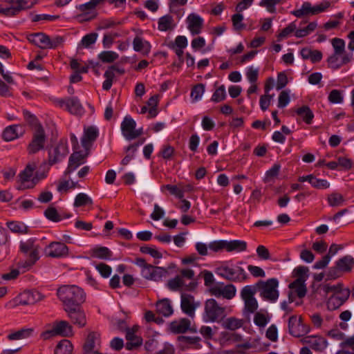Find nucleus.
<instances>
[{"instance_id":"nucleus-39","label":"nucleus","mask_w":354,"mask_h":354,"mask_svg":"<svg viewBox=\"0 0 354 354\" xmlns=\"http://www.w3.org/2000/svg\"><path fill=\"white\" fill-rule=\"evenodd\" d=\"M243 325V319L231 317L225 319L223 322V326L225 329L234 330L240 328Z\"/></svg>"},{"instance_id":"nucleus-44","label":"nucleus","mask_w":354,"mask_h":354,"mask_svg":"<svg viewBox=\"0 0 354 354\" xmlns=\"http://www.w3.org/2000/svg\"><path fill=\"white\" fill-rule=\"evenodd\" d=\"M270 320L269 315L267 312H257L254 316V324L260 328H263L266 326Z\"/></svg>"},{"instance_id":"nucleus-18","label":"nucleus","mask_w":354,"mask_h":354,"mask_svg":"<svg viewBox=\"0 0 354 354\" xmlns=\"http://www.w3.org/2000/svg\"><path fill=\"white\" fill-rule=\"evenodd\" d=\"M71 322L82 328L86 324V317L84 310L80 307L67 308L64 309Z\"/></svg>"},{"instance_id":"nucleus-31","label":"nucleus","mask_w":354,"mask_h":354,"mask_svg":"<svg viewBox=\"0 0 354 354\" xmlns=\"http://www.w3.org/2000/svg\"><path fill=\"white\" fill-rule=\"evenodd\" d=\"M28 40L39 48L46 49L48 36L42 32L35 33L28 37Z\"/></svg>"},{"instance_id":"nucleus-4","label":"nucleus","mask_w":354,"mask_h":354,"mask_svg":"<svg viewBox=\"0 0 354 354\" xmlns=\"http://www.w3.org/2000/svg\"><path fill=\"white\" fill-rule=\"evenodd\" d=\"M253 286L257 287V292H259L262 299L266 301L273 303L279 298V281L275 278L268 279L266 281H259Z\"/></svg>"},{"instance_id":"nucleus-49","label":"nucleus","mask_w":354,"mask_h":354,"mask_svg":"<svg viewBox=\"0 0 354 354\" xmlns=\"http://www.w3.org/2000/svg\"><path fill=\"white\" fill-rule=\"evenodd\" d=\"M8 228L15 233L26 234L27 233L28 228L23 223L19 222L11 221L7 223Z\"/></svg>"},{"instance_id":"nucleus-17","label":"nucleus","mask_w":354,"mask_h":354,"mask_svg":"<svg viewBox=\"0 0 354 354\" xmlns=\"http://www.w3.org/2000/svg\"><path fill=\"white\" fill-rule=\"evenodd\" d=\"M169 330L174 334L185 333L187 331L196 332L191 327V321L187 318H181L169 323Z\"/></svg>"},{"instance_id":"nucleus-6","label":"nucleus","mask_w":354,"mask_h":354,"mask_svg":"<svg viewBox=\"0 0 354 354\" xmlns=\"http://www.w3.org/2000/svg\"><path fill=\"white\" fill-rule=\"evenodd\" d=\"M257 292V287L245 286L241 290V297L244 301V314H252L259 307L257 300L254 297Z\"/></svg>"},{"instance_id":"nucleus-35","label":"nucleus","mask_w":354,"mask_h":354,"mask_svg":"<svg viewBox=\"0 0 354 354\" xmlns=\"http://www.w3.org/2000/svg\"><path fill=\"white\" fill-rule=\"evenodd\" d=\"M0 1L15 4L19 12L29 9L36 3V0H0Z\"/></svg>"},{"instance_id":"nucleus-63","label":"nucleus","mask_w":354,"mask_h":354,"mask_svg":"<svg viewBox=\"0 0 354 354\" xmlns=\"http://www.w3.org/2000/svg\"><path fill=\"white\" fill-rule=\"evenodd\" d=\"M310 184L317 189H326L329 187V183L326 180L318 179L316 177H310Z\"/></svg>"},{"instance_id":"nucleus-2","label":"nucleus","mask_w":354,"mask_h":354,"mask_svg":"<svg viewBox=\"0 0 354 354\" xmlns=\"http://www.w3.org/2000/svg\"><path fill=\"white\" fill-rule=\"evenodd\" d=\"M24 116L26 120L34 126L32 139L27 147L29 154H35L43 149L46 143V134L41 124L37 122V119L29 112L24 111Z\"/></svg>"},{"instance_id":"nucleus-34","label":"nucleus","mask_w":354,"mask_h":354,"mask_svg":"<svg viewBox=\"0 0 354 354\" xmlns=\"http://www.w3.org/2000/svg\"><path fill=\"white\" fill-rule=\"evenodd\" d=\"M301 322V317L297 319L296 315H292L288 319V330L290 335L294 337H300L301 334L299 331V326Z\"/></svg>"},{"instance_id":"nucleus-59","label":"nucleus","mask_w":354,"mask_h":354,"mask_svg":"<svg viewBox=\"0 0 354 354\" xmlns=\"http://www.w3.org/2000/svg\"><path fill=\"white\" fill-rule=\"evenodd\" d=\"M328 100L333 104H339L343 101L342 91L334 89L330 91L328 95Z\"/></svg>"},{"instance_id":"nucleus-27","label":"nucleus","mask_w":354,"mask_h":354,"mask_svg":"<svg viewBox=\"0 0 354 354\" xmlns=\"http://www.w3.org/2000/svg\"><path fill=\"white\" fill-rule=\"evenodd\" d=\"M339 55V54L333 53L328 58L327 62L330 68L335 70L338 69L342 66L349 63L352 59V55L344 54L342 57L341 62H339L338 59Z\"/></svg>"},{"instance_id":"nucleus-41","label":"nucleus","mask_w":354,"mask_h":354,"mask_svg":"<svg viewBox=\"0 0 354 354\" xmlns=\"http://www.w3.org/2000/svg\"><path fill=\"white\" fill-rule=\"evenodd\" d=\"M304 282L305 279L300 278L297 279L289 285V288L291 289H295L297 295L300 298L304 297L306 292V288L305 287Z\"/></svg>"},{"instance_id":"nucleus-46","label":"nucleus","mask_w":354,"mask_h":354,"mask_svg":"<svg viewBox=\"0 0 354 354\" xmlns=\"http://www.w3.org/2000/svg\"><path fill=\"white\" fill-rule=\"evenodd\" d=\"M92 204L93 201L88 195L84 193H80L76 196L73 205L75 207H80Z\"/></svg>"},{"instance_id":"nucleus-40","label":"nucleus","mask_w":354,"mask_h":354,"mask_svg":"<svg viewBox=\"0 0 354 354\" xmlns=\"http://www.w3.org/2000/svg\"><path fill=\"white\" fill-rule=\"evenodd\" d=\"M134 50L140 52L143 50L144 54H148L150 51V44L147 41H143L142 38L136 36L133 41Z\"/></svg>"},{"instance_id":"nucleus-8","label":"nucleus","mask_w":354,"mask_h":354,"mask_svg":"<svg viewBox=\"0 0 354 354\" xmlns=\"http://www.w3.org/2000/svg\"><path fill=\"white\" fill-rule=\"evenodd\" d=\"M329 1H325L315 6H312L310 2H304L299 10H293L291 13L297 17H302L308 15H314L324 11L330 6Z\"/></svg>"},{"instance_id":"nucleus-9","label":"nucleus","mask_w":354,"mask_h":354,"mask_svg":"<svg viewBox=\"0 0 354 354\" xmlns=\"http://www.w3.org/2000/svg\"><path fill=\"white\" fill-rule=\"evenodd\" d=\"M68 153L67 142L60 140L56 146L48 151V164L50 166L61 162Z\"/></svg>"},{"instance_id":"nucleus-33","label":"nucleus","mask_w":354,"mask_h":354,"mask_svg":"<svg viewBox=\"0 0 354 354\" xmlns=\"http://www.w3.org/2000/svg\"><path fill=\"white\" fill-rule=\"evenodd\" d=\"M73 346L71 342L66 339L61 340L57 345L55 354H72Z\"/></svg>"},{"instance_id":"nucleus-11","label":"nucleus","mask_w":354,"mask_h":354,"mask_svg":"<svg viewBox=\"0 0 354 354\" xmlns=\"http://www.w3.org/2000/svg\"><path fill=\"white\" fill-rule=\"evenodd\" d=\"M39 250L40 247L37 244L35 239H29L20 242L19 250L28 258L39 260Z\"/></svg>"},{"instance_id":"nucleus-10","label":"nucleus","mask_w":354,"mask_h":354,"mask_svg":"<svg viewBox=\"0 0 354 354\" xmlns=\"http://www.w3.org/2000/svg\"><path fill=\"white\" fill-rule=\"evenodd\" d=\"M136 123L131 117H125L121 123V130L124 138L128 140L136 139L140 136L142 128L136 129Z\"/></svg>"},{"instance_id":"nucleus-50","label":"nucleus","mask_w":354,"mask_h":354,"mask_svg":"<svg viewBox=\"0 0 354 354\" xmlns=\"http://www.w3.org/2000/svg\"><path fill=\"white\" fill-rule=\"evenodd\" d=\"M205 92V85L203 84H198L195 85L191 91V97L193 101L196 102L201 99Z\"/></svg>"},{"instance_id":"nucleus-15","label":"nucleus","mask_w":354,"mask_h":354,"mask_svg":"<svg viewBox=\"0 0 354 354\" xmlns=\"http://www.w3.org/2000/svg\"><path fill=\"white\" fill-rule=\"evenodd\" d=\"M354 263L353 258L351 256H345L339 259L336 262V267L331 268L328 272V276L335 279L339 277L337 274V270L343 272H349L351 270Z\"/></svg>"},{"instance_id":"nucleus-14","label":"nucleus","mask_w":354,"mask_h":354,"mask_svg":"<svg viewBox=\"0 0 354 354\" xmlns=\"http://www.w3.org/2000/svg\"><path fill=\"white\" fill-rule=\"evenodd\" d=\"M196 281H191L186 284L182 277L177 275L167 281V286L171 291L192 290L196 287Z\"/></svg>"},{"instance_id":"nucleus-38","label":"nucleus","mask_w":354,"mask_h":354,"mask_svg":"<svg viewBox=\"0 0 354 354\" xmlns=\"http://www.w3.org/2000/svg\"><path fill=\"white\" fill-rule=\"evenodd\" d=\"M296 113L298 115L302 118L303 120L308 124L312 123L314 118V114L308 106H302L296 110Z\"/></svg>"},{"instance_id":"nucleus-47","label":"nucleus","mask_w":354,"mask_h":354,"mask_svg":"<svg viewBox=\"0 0 354 354\" xmlns=\"http://www.w3.org/2000/svg\"><path fill=\"white\" fill-rule=\"evenodd\" d=\"M243 16L239 12L232 16V22L234 29L236 31H241L245 28V25L243 23Z\"/></svg>"},{"instance_id":"nucleus-55","label":"nucleus","mask_w":354,"mask_h":354,"mask_svg":"<svg viewBox=\"0 0 354 354\" xmlns=\"http://www.w3.org/2000/svg\"><path fill=\"white\" fill-rule=\"evenodd\" d=\"M344 199L342 194L339 193H332L328 196V202L329 205L332 207H336L341 205Z\"/></svg>"},{"instance_id":"nucleus-43","label":"nucleus","mask_w":354,"mask_h":354,"mask_svg":"<svg viewBox=\"0 0 354 354\" xmlns=\"http://www.w3.org/2000/svg\"><path fill=\"white\" fill-rule=\"evenodd\" d=\"M76 187H80L78 183L73 181L70 182L66 179H60L57 186V191L59 192L66 193L69 189Z\"/></svg>"},{"instance_id":"nucleus-12","label":"nucleus","mask_w":354,"mask_h":354,"mask_svg":"<svg viewBox=\"0 0 354 354\" xmlns=\"http://www.w3.org/2000/svg\"><path fill=\"white\" fill-rule=\"evenodd\" d=\"M180 299L182 311L189 317L194 318L196 309L200 306V303L195 301L194 296L185 293L181 294Z\"/></svg>"},{"instance_id":"nucleus-5","label":"nucleus","mask_w":354,"mask_h":354,"mask_svg":"<svg viewBox=\"0 0 354 354\" xmlns=\"http://www.w3.org/2000/svg\"><path fill=\"white\" fill-rule=\"evenodd\" d=\"M216 273L231 281L242 282L248 279V275L244 269L239 266L230 267L223 265L216 268Z\"/></svg>"},{"instance_id":"nucleus-36","label":"nucleus","mask_w":354,"mask_h":354,"mask_svg":"<svg viewBox=\"0 0 354 354\" xmlns=\"http://www.w3.org/2000/svg\"><path fill=\"white\" fill-rule=\"evenodd\" d=\"M34 329L32 328H21L17 331L13 332L8 335L9 340H19L29 337L32 335Z\"/></svg>"},{"instance_id":"nucleus-48","label":"nucleus","mask_w":354,"mask_h":354,"mask_svg":"<svg viewBox=\"0 0 354 354\" xmlns=\"http://www.w3.org/2000/svg\"><path fill=\"white\" fill-rule=\"evenodd\" d=\"M226 92L224 85L218 86L213 93L211 100L214 102H220L225 100Z\"/></svg>"},{"instance_id":"nucleus-37","label":"nucleus","mask_w":354,"mask_h":354,"mask_svg":"<svg viewBox=\"0 0 354 354\" xmlns=\"http://www.w3.org/2000/svg\"><path fill=\"white\" fill-rule=\"evenodd\" d=\"M247 248V243L245 241L234 240L227 241H226V250L227 252H243Z\"/></svg>"},{"instance_id":"nucleus-30","label":"nucleus","mask_w":354,"mask_h":354,"mask_svg":"<svg viewBox=\"0 0 354 354\" xmlns=\"http://www.w3.org/2000/svg\"><path fill=\"white\" fill-rule=\"evenodd\" d=\"M53 328L57 335L68 337L73 334V328L66 321H59L55 323Z\"/></svg>"},{"instance_id":"nucleus-45","label":"nucleus","mask_w":354,"mask_h":354,"mask_svg":"<svg viewBox=\"0 0 354 354\" xmlns=\"http://www.w3.org/2000/svg\"><path fill=\"white\" fill-rule=\"evenodd\" d=\"M144 140L140 142V144H142ZM139 145L140 143L131 145L127 148L126 152L127 153V154L121 161V164L122 165H127L129 163V162L133 158L135 152Z\"/></svg>"},{"instance_id":"nucleus-16","label":"nucleus","mask_w":354,"mask_h":354,"mask_svg":"<svg viewBox=\"0 0 354 354\" xmlns=\"http://www.w3.org/2000/svg\"><path fill=\"white\" fill-rule=\"evenodd\" d=\"M57 103L60 107H65L72 114L82 115L84 113V109L77 97L58 100Z\"/></svg>"},{"instance_id":"nucleus-54","label":"nucleus","mask_w":354,"mask_h":354,"mask_svg":"<svg viewBox=\"0 0 354 354\" xmlns=\"http://www.w3.org/2000/svg\"><path fill=\"white\" fill-rule=\"evenodd\" d=\"M334 48V53L342 55L345 50V42L342 39L334 38L331 40Z\"/></svg>"},{"instance_id":"nucleus-7","label":"nucleus","mask_w":354,"mask_h":354,"mask_svg":"<svg viewBox=\"0 0 354 354\" xmlns=\"http://www.w3.org/2000/svg\"><path fill=\"white\" fill-rule=\"evenodd\" d=\"M37 167V164L35 161L29 162L24 169L21 171L18 175V182L20 183L18 189H32L37 183V180L33 176L34 172L35 171Z\"/></svg>"},{"instance_id":"nucleus-42","label":"nucleus","mask_w":354,"mask_h":354,"mask_svg":"<svg viewBox=\"0 0 354 354\" xmlns=\"http://www.w3.org/2000/svg\"><path fill=\"white\" fill-rule=\"evenodd\" d=\"M174 26V19L171 15H167L159 19L158 29L161 31L171 30Z\"/></svg>"},{"instance_id":"nucleus-51","label":"nucleus","mask_w":354,"mask_h":354,"mask_svg":"<svg viewBox=\"0 0 354 354\" xmlns=\"http://www.w3.org/2000/svg\"><path fill=\"white\" fill-rule=\"evenodd\" d=\"M99 59L104 63H111L118 58V55L113 51H103L98 55Z\"/></svg>"},{"instance_id":"nucleus-62","label":"nucleus","mask_w":354,"mask_h":354,"mask_svg":"<svg viewBox=\"0 0 354 354\" xmlns=\"http://www.w3.org/2000/svg\"><path fill=\"white\" fill-rule=\"evenodd\" d=\"M178 339L181 343L189 345H198L201 342L199 337L179 336Z\"/></svg>"},{"instance_id":"nucleus-29","label":"nucleus","mask_w":354,"mask_h":354,"mask_svg":"<svg viewBox=\"0 0 354 354\" xmlns=\"http://www.w3.org/2000/svg\"><path fill=\"white\" fill-rule=\"evenodd\" d=\"M24 130L20 125H11L5 129L3 132V138L6 141H11L22 135Z\"/></svg>"},{"instance_id":"nucleus-22","label":"nucleus","mask_w":354,"mask_h":354,"mask_svg":"<svg viewBox=\"0 0 354 354\" xmlns=\"http://www.w3.org/2000/svg\"><path fill=\"white\" fill-rule=\"evenodd\" d=\"M350 290L345 288L342 295H333L327 301V308L330 310H335L340 307L349 297Z\"/></svg>"},{"instance_id":"nucleus-25","label":"nucleus","mask_w":354,"mask_h":354,"mask_svg":"<svg viewBox=\"0 0 354 354\" xmlns=\"http://www.w3.org/2000/svg\"><path fill=\"white\" fill-rule=\"evenodd\" d=\"M156 313L165 317L171 316L174 313L171 302L169 299H162L156 304Z\"/></svg>"},{"instance_id":"nucleus-60","label":"nucleus","mask_w":354,"mask_h":354,"mask_svg":"<svg viewBox=\"0 0 354 354\" xmlns=\"http://www.w3.org/2000/svg\"><path fill=\"white\" fill-rule=\"evenodd\" d=\"M282 1L283 0H261L259 5L262 7H266L268 12L272 13L275 12V6Z\"/></svg>"},{"instance_id":"nucleus-56","label":"nucleus","mask_w":354,"mask_h":354,"mask_svg":"<svg viewBox=\"0 0 354 354\" xmlns=\"http://www.w3.org/2000/svg\"><path fill=\"white\" fill-rule=\"evenodd\" d=\"M323 290L326 294L332 292L334 293L333 295H342V292L344 289H343V285L342 283H337L333 286L326 284L323 286Z\"/></svg>"},{"instance_id":"nucleus-19","label":"nucleus","mask_w":354,"mask_h":354,"mask_svg":"<svg viewBox=\"0 0 354 354\" xmlns=\"http://www.w3.org/2000/svg\"><path fill=\"white\" fill-rule=\"evenodd\" d=\"M89 150L84 149V151H75L73 152L68 161V167L65 171V174H70L75 171L80 165H82L85 162L86 158L88 155Z\"/></svg>"},{"instance_id":"nucleus-64","label":"nucleus","mask_w":354,"mask_h":354,"mask_svg":"<svg viewBox=\"0 0 354 354\" xmlns=\"http://www.w3.org/2000/svg\"><path fill=\"white\" fill-rule=\"evenodd\" d=\"M97 37V34L95 32L88 34V35H85L84 37H83L82 41H81L82 44L84 47L88 48L91 44H93L96 41Z\"/></svg>"},{"instance_id":"nucleus-52","label":"nucleus","mask_w":354,"mask_h":354,"mask_svg":"<svg viewBox=\"0 0 354 354\" xmlns=\"http://www.w3.org/2000/svg\"><path fill=\"white\" fill-rule=\"evenodd\" d=\"M93 254L95 257L102 259H109L111 252L106 247H98L93 250Z\"/></svg>"},{"instance_id":"nucleus-57","label":"nucleus","mask_w":354,"mask_h":354,"mask_svg":"<svg viewBox=\"0 0 354 354\" xmlns=\"http://www.w3.org/2000/svg\"><path fill=\"white\" fill-rule=\"evenodd\" d=\"M223 297L230 300L234 297L236 289L233 284H228L223 287Z\"/></svg>"},{"instance_id":"nucleus-1","label":"nucleus","mask_w":354,"mask_h":354,"mask_svg":"<svg viewBox=\"0 0 354 354\" xmlns=\"http://www.w3.org/2000/svg\"><path fill=\"white\" fill-rule=\"evenodd\" d=\"M57 295L64 309L80 306L85 301L83 290L76 286H63L57 290Z\"/></svg>"},{"instance_id":"nucleus-61","label":"nucleus","mask_w":354,"mask_h":354,"mask_svg":"<svg viewBox=\"0 0 354 354\" xmlns=\"http://www.w3.org/2000/svg\"><path fill=\"white\" fill-rule=\"evenodd\" d=\"M64 41V39L62 36H56L50 38L48 36V41L47 42V48H56L58 46L62 45Z\"/></svg>"},{"instance_id":"nucleus-20","label":"nucleus","mask_w":354,"mask_h":354,"mask_svg":"<svg viewBox=\"0 0 354 354\" xmlns=\"http://www.w3.org/2000/svg\"><path fill=\"white\" fill-rule=\"evenodd\" d=\"M142 275L148 280L160 281L162 277H166L168 272L165 268L149 265L145 269H142Z\"/></svg>"},{"instance_id":"nucleus-24","label":"nucleus","mask_w":354,"mask_h":354,"mask_svg":"<svg viewBox=\"0 0 354 354\" xmlns=\"http://www.w3.org/2000/svg\"><path fill=\"white\" fill-rule=\"evenodd\" d=\"M43 299L44 296L38 291L26 290L19 297V304L23 306L32 305Z\"/></svg>"},{"instance_id":"nucleus-53","label":"nucleus","mask_w":354,"mask_h":354,"mask_svg":"<svg viewBox=\"0 0 354 354\" xmlns=\"http://www.w3.org/2000/svg\"><path fill=\"white\" fill-rule=\"evenodd\" d=\"M45 216L53 222H59L62 220L61 216L54 207H48L44 212Z\"/></svg>"},{"instance_id":"nucleus-58","label":"nucleus","mask_w":354,"mask_h":354,"mask_svg":"<svg viewBox=\"0 0 354 354\" xmlns=\"http://www.w3.org/2000/svg\"><path fill=\"white\" fill-rule=\"evenodd\" d=\"M164 189H167L171 194L176 196L178 198H183L184 196V192L176 185H165L161 187V190L162 192Z\"/></svg>"},{"instance_id":"nucleus-3","label":"nucleus","mask_w":354,"mask_h":354,"mask_svg":"<svg viewBox=\"0 0 354 354\" xmlns=\"http://www.w3.org/2000/svg\"><path fill=\"white\" fill-rule=\"evenodd\" d=\"M227 307L214 299H208L204 304L203 319L205 322L219 323L227 316Z\"/></svg>"},{"instance_id":"nucleus-23","label":"nucleus","mask_w":354,"mask_h":354,"mask_svg":"<svg viewBox=\"0 0 354 354\" xmlns=\"http://www.w3.org/2000/svg\"><path fill=\"white\" fill-rule=\"evenodd\" d=\"M100 345V335L97 333H90L86 338L85 343L83 346V353H88L99 351Z\"/></svg>"},{"instance_id":"nucleus-28","label":"nucleus","mask_w":354,"mask_h":354,"mask_svg":"<svg viewBox=\"0 0 354 354\" xmlns=\"http://www.w3.org/2000/svg\"><path fill=\"white\" fill-rule=\"evenodd\" d=\"M98 136V131L95 127H89L84 129V133L82 138V145L84 149L89 150L91 142H93Z\"/></svg>"},{"instance_id":"nucleus-26","label":"nucleus","mask_w":354,"mask_h":354,"mask_svg":"<svg viewBox=\"0 0 354 354\" xmlns=\"http://www.w3.org/2000/svg\"><path fill=\"white\" fill-rule=\"evenodd\" d=\"M188 29L192 35H198L201 32L203 20L198 15L192 13L187 17Z\"/></svg>"},{"instance_id":"nucleus-13","label":"nucleus","mask_w":354,"mask_h":354,"mask_svg":"<svg viewBox=\"0 0 354 354\" xmlns=\"http://www.w3.org/2000/svg\"><path fill=\"white\" fill-rule=\"evenodd\" d=\"M46 257L51 258H60L68 254V248L61 242H51L44 250Z\"/></svg>"},{"instance_id":"nucleus-32","label":"nucleus","mask_w":354,"mask_h":354,"mask_svg":"<svg viewBox=\"0 0 354 354\" xmlns=\"http://www.w3.org/2000/svg\"><path fill=\"white\" fill-rule=\"evenodd\" d=\"M126 348L132 350L142 344V339L133 333V331H126Z\"/></svg>"},{"instance_id":"nucleus-21","label":"nucleus","mask_w":354,"mask_h":354,"mask_svg":"<svg viewBox=\"0 0 354 354\" xmlns=\"http://www.w3.org/2000/svg\"><path fill=\"white\" fill-rule=\"evenodd\" d=\"M103 0H91L89 2L80 5L79 10L84 13L77 16L80 21H86L94 19L96 13L94 11L86 12V10H93L96 6L102 2Z\"/></svg>"}]
</instances>
